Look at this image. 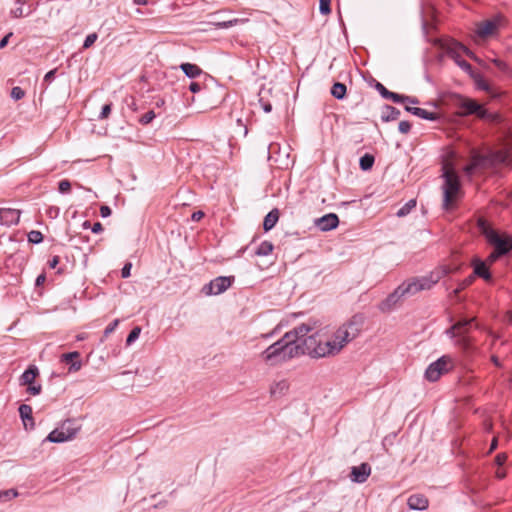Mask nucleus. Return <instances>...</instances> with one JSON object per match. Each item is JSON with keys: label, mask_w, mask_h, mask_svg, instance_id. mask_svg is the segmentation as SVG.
<instances>
[{"label": "nucleus", "mask_w": 512, "mask_h": 512, "mask_svg": "<svg viewBox=\"0 0 512 512\" xmlns=\"http://www.w3.org/2000/svg\"><path fill=\"white\" fill-rule=\"evenodd\" d=\"M189 90L192 93H197L201 90V85L198 82H191L189 85Z\"/></svg>", "instance_id": "774afa93"}, {"label": "nucleus", "mask_w": 512, "mask_h": 512, "mask_svg": "<svg viewBox=\"0 0 512 512\" xmlns=\"http://www.w3.org/2000/svg\"><path fill=\"white\" fill-rule=\"evenodd\" d=\"M247 21H248L247 19L234 18V19H229V20L217 19L215 21H211L210 23L213 24L216 29H225V28L232 27L233 25L237 24L238 22L243 23V22H247Z\"/></svg>", "instance_id": "c85d7f7f"}, {"label": "nucleus", "mask_w": 512, "mask_h": 512, "mask_svg": "<svg viewBox=\"0 0 512 512\" xmlns=\"http://www.w3.org/2000/svg\"><path fill=\"white\" fill-rule=\"evenodd\" d=\"M471 78L474 80V83L479 90H483L486 92H489L491 90L490 85L486 82L481 73L475 72L471 76Z\"/></svg>", "instance_id": "7c9ffc66"}, {"label": "nucleus", "mask_w": 512, "mask_h": 512, "mask_svg": "<svg viewBox=\"0 0 512 512\" xmlns=\"http://www.w3.org/2000/svg\"><path fill=\"white\" fill-rule=\"evenodd\" d=\"M58 190L61 194H65L70 192L71 190V182L67 179H63L58 184Z\"/></svg>", "instance_id": "49530a36"}, {"label": "nucleus", "mask_w": 512, "mask_h": 512, "mask_svg": "<svg viewBox=\"0 0 512 512\" xmlns=\"http://www.w3.org/2000/svg\"><path fill=\"white\" fill-rule=\"evenodd\" d=\"M403 94H398L392 91H389L387 96L384 99H389L394 103H402L403 102Z\"/></svg>", "instance_id": "8fccbe9b"}, {"label": "nucleus", "mask_w": 512, "mask_h": 512, "mask_svg": "<svg viewBox=\"0 0 512 512\" xmlns=\"http://www.w3.org/2000/svg\"><path fill=\"white\" fill-rule=\"evenodd\" d=\"M480 226L484 228L483 232L487 241L497 250L498 255H506L512 250V234L500 235L497 231L485 227L484 220L480 221Z\"/></svg>", "instance_id": "0eeeda50"}, {"label": "nucleus", "mask_w": 512, "mask_h": 512, "mask_svg": "<svg viewBox=\"0 0 512 512\" xmlns=\"http://www.w3.org/2000/svg\"><path fill=\"white\" fill-rule=\"evenodd\" d=\"M17 7L11 10L12 15L15 18L26 16L30 13V8H24L23 4L20 2V0H17Z\"/></svg>", "instance_id": "e433bc0d"}, {"label": "nucleus", "mask_w": 512, "mask_h": 512, "mask_svg": "<svg viewBox=\"0 0 512 512\" xmlns=\"http://www.w3.org/2000/svg\"><path fill=\"white\" fill-rule=\"evenodd\" d=\"M20 418L26 429H33L35 426L32 407L28 404H21L18 408Z\"/></svg>", "instance_id": "6ab92c4d"}, {"label": "nucleus", "mask_w": 512, "mask_h": 512, "mask_svg": "<svg viewBox=\"0 0 512 512\" xmlns=\"http://www.w3.org/2000/svg\"><path fill=\"white\" fill-rule=\"evenodd\" d=\"M458 106L462 110L461 114L464 116L475 115L479 119L483 120H490L492 118L491 114L486 110L484 105L478 103L474 99L460 97Z\"/></svg>", "instance_id": "6e6552de"}, {"label": "nucleus", "mask_w": 512, "mask_h": 512, "mask_svg": "<svg viewBox=\"0 0 512 512\" xmlns=\"http://www.w3.org/2000/svg\"><path fill=\"white\" fill-rule=\"evenodd\" d=\"M374 81H375V85H374L375 89L379 92V94L383 98H385L387 96L389 90L382 83H380L376 80H374Z\"/></svg>", "instance_id": "6e6d98bb"}, {"label": "nucleus", "mask_w": 512, "mask_h": 512, "mask_svg": "<svg viewBox=\"0 0 512 512\" xmlns=\"http://www.w3.org/2000/svg\"><path fill=\"white\" fill-rule=\"evenodd\" d=\"M331 0H319V10L323 15H327L331 12Z\"/></svg>", "instance_id": "a18cd8bd"}, {"label": "nucleus", "mask_w": 512, "mask_h": 512, "mask_svg": "<svg viewBox=\"0 0 512 512\" xmlns=\"http://www.w3.org/2000/svg\"><path fill=\"white\" fill-rule=\"evenodd\" d=\"M203 217H204V212H202L201 210H198V211L193 212L191 219H192V221L198 222Z\"/></svg>", "instance_id": "0e129e2a"}, {"label": "nucleus", "mask_w": 512, "mask_h": 512, "mask_svg": "<svg viewBox=\"0 0 512 512\" xmlns=\"http://www.w3.org/2000/svg\"><path fill=\"white\" fill-rule=\"evenodd\" d=\"M342 350V345H339L335 336L332 340L325 342L316 339L315 348H313L314 358H322L337 355Z\"/></svg>", "instance_id": "9b49d317"}, {"label": "nucleus", "mask_w": 512, "mask_h": 512, "mask_svg": "<svg viewBox=\"0 0 512 512\" xmlns=\"http://www.w3.org/2000/svg\"><path fill=\"white\" fill-rule=\"evenodd\" d=\"M273 244L270 241H263L255 251L258 256H267L273 251Z\"/></svg>", "instance_id": "2f4dec72"}, {"label": "nucleus", "mask_w": 512, "mask_h": 512, "mask_svg": "<svg viewBox=\"0 0 512 512\" xmlns=\"http://www.w3.org/2000/svg\"><path fill=\"white\" fill-rule=\"evenodd\" d=\"M234 276H219L203 286L202 292L206 295H219L225 292L234 282Z\"/></svg>", "instance_id": "9d476101"}, {"label": "nucleus", "mask_w": 512, "mask_h": 512, "mask_svg": "<svg viewBox=\"0 0 512 512\" xmlns=\"http://www.w3.org/2000/svg\"><path fill=\"white\" fill-rule=\"evenodd\" d=\"M28 241L33 244H39L43 241V234L38 230H32L28 233Z\"/></svg>", "instance_id": "58836bf2"}, {"label": "nucleus", "mask_w": 512, "mask_h": 512, "mask_svg": "<svg viewBox=\"0 0 512 512\" xmlns=\"http://www.w3.org/2000/svg\"><path fill=\"white\" fill-rule=\"evenodd\" d=\"M20 211L13 208H0V224L5 226L15 225L19 222Z\"/></svg>", "instance_id": "dca6fc26"}, {"label": "nucleus", "mask_w": 512, "mask_h": 512, "mask_svg": "<svg viewBox=\"0 0 512 512\" xmlns=\"http://www.w3.org/2000/svg\"><path fill=\"white\" fill-rule=\"evenodd\" d=\"M430 35L431 34H425L426 40L433 46L444 51L470 77L476 72L471 64L462 59L460 56V51H462L467 56L474 58L473 52H471L465 45L453 38L429 37Z\"/></svg>", "instance_id": "7ed1b4c3"}, {"label": "nucleus", "mask_w": 512, "mask_h": 512, "mask_svg": "<svg viewBox=\"0 0 512 512\" xmlns=\"http://www.w3.org/2000/svg\"><path fill=\"white\" fill-rule=\"evenodd\" d=\"M231 44L246 47L249 45V42L245 39V34H235L231 40Z\"/></svg>", "instance_id": "ea45409f"}, {"label": "nucleus", "mask_w": 512, "mask_h": 512, "mask_svg": "<svg viewBox=\"0 0 512 512\" xmlns=\"http://www.w3.org/2000/svg\"><path fill=\"white\" fill-rule=\"evenodd\" d=\"M141 328L139 326H135L126 338V345H131L134 343L140 336Z\"/></svg>", "instance_id": "4c0bfd02"}, {"label": "nucleus", "mask_w": 512, "mask_h": 512, "mask_svg": "<svg viewBox=\"0 0 512 512\" xmlns=\"http://www.w3.org/2000/svg\"><path fill=\"white\" fill-rule=\"evenodd\" d=\"M119 324V320L118 319H115L114 321H112L104 330V333H103V338H107L111 333L114 332V330L116 329V327L118 326Z\"/></svg>", "instance_id": "3c124183"}, {"label": "nucleus", "mask_w": 512, "mask_h": 512, "mask_svg": "<svg viewBox=\"0 0 512 512\" xmlns=\"http://www.w3.org/2000/svg\"><path fill=\"white\" fill-rule=\"evenodd\" d=\"M59 212H60V209H59V207H57V206H50V207L46 210V214H47L50 218H56V217L59 215Z\"/></svg>", "instance_id": "4d7b16f0"}, {"label": "nucleus", "mask_w": 512, "mask_h": 512, "mask_svg": "<svg viewBox=\"0 0 512 512\" xmlns=\"http://www.w3.org/2000/svg\"><path fill=\"white\" fill-rule=\"evenodd\" d=\"M38 375H39L38 367L35 365H29L28 368L20 376L19 385L26 386L28 384H33V382H35V379Z\"/></svg>", "instance_id": "5701e85b"}, {"label": "nucleus", "mask_w": 512, "mask_h": 512, "mask_svg": "<svg viewBox=\"0 0 512 512\" xmlns=\"http://www.w3.org/2000/svg\"><path fill=\"white\" fill-rule=\"evenodd\" d=\"M132 264L130 262L126 263L121 269V276L123 278H128L131 274Z\"/></svg>", "instance_id": "13d9d810"}, {"label": "nucleus", "mask_w": 512, "mask_h": 512, "mask_svg": "<svg viewBox=\"0 0 512 512\" xmlns=\"http://www.w3.org/2000/svg\"><path fill=\"white\" fill-rule=\"evenodd\" d=\"M74 438V433H66L65 431L60 428L54 429L51 431L48 436L46 437V440L52 443H63L66 441H69Z\"/></svg>", "instance_id": "4be33fe9"}, {"label": "nucleus", "mask_w": 512, "mask_h": 512, "mask_svg": "<svg viewBox=\"0 0 512 512\" xmlns=\"http://www.w3.org/2000/svg\"><path fill=\"white\" fill-rule=\"evenodd\" d=\"M415 207H416V200L410 199L400 209H398V211L396 212V215L398 217H404V216L408 215L412 211V209H414Z\"/></svg>", "instance_id": "72a5a7b5"}, {"label": "nucleus", "mask_w": 512, "mask_h": 512, "mask_svg": "<svg viewBox=\"0 0 512 512\" xmlns=\"http://www.w3.org/2000/svg\"><path fill=\"white\" fill-rule=\"evenodd\" d=\"M458 335L460 336L459 344L462 345L464 348H468L470 346L469 338L462 333H458Z\"/></svg>", "instance_id": "bf43d9fd"}, {"label": "nucleus", "mask_w": 512, "mask_h": 512, "mask_svg": "<svg viewBox=\"0 0 512 512\" xmlns=\"http://www.w3.org/2000/svg\"><path fill=\"white\" fill-rule=\"evenodd\" d=\"M59 262H60V258H59V256H54V257H52V259H50V260L48 261V265H49V267H50L51 269H54V268H56V267H57V265L59 264Z\"/></svg>", "instance_id": "338daca9"}, {"label": "nucleus", "mask_w": 512, "mask_h": 512, "mask_svg": "<svg viewBox=\"0 0 512 512\" xmlns=\"http://www.w3.org/2000/svg\"><path fill=\"white\" fill-rule=\"evenodd\" d=\"M314 329V324L303 323L285 333L292 336L289 338L288 343L291 346L294 358L305 354L314 358L313 348H315L316 344V335H309Z\"/></svg>", "instance_id": "f03ea898"}, {"label": "nucleus", "mask_w": 512, "mask_h": 512, "mask_svg": "<svg viewBox=\"0 0 512 512\" xmlns=\"http://www.w3.org/2000/svg\"><path fill=\"white\" fill-rule=\"evenodd\" d=\"M18 495L15 489L0 491V502L10 500Z\"/></svg>", "instance_id": "79ce46f5"}, {"label": "nucleus", "mask_w": 512, "mask_h": 512, "mask_svg": "<svg viewBox=\"0 0 512 512\" xmlns=\"http://www.w3.org/2000/svg\"><path fill=\"white\" fill-rule=\"evenodd\" d=\"M316 227L323 232L337 228L339 218L335 213H328L315 220Z\"/></svg>", "instance_id": "4468645a"}, {"label": "nucleus", "mask_w": 512, "mask_h": 512, "mask_svg": "<svg viewBox=\"0 0 512 512\" xmlns=\"http://www.w3.org/2000/svg\"><path fill=\"white\" fill-rule=\"evenodd\" d=\"M442 177L444 178V184H443V209L449 210L452 203L457 198V195L460 191V179L458 175L453 172L449 171L446 168H443V174Z\"/></svg>", "instance_id": "423d86ee"}, {"label": "nucleus", "mask_w": 512, "mask_h": 512, "mask_svg": "<svg viewBox=\"0 0 512 512\" xmlns=\"http://www.w3.org/2000/svg\"><path fill=\"white\" fill-rule=\"evenodd\" d=\"M338 341L339 345H342V349L355 338L352 333H349L346 328L340 326L333 334Z\"/></svg>", "instance_id": "393cba45"}, {"label": "nucleus", "mask_w": 512, "mask_h": 512, "mask_svg": "<svg viewBox=\"0 0 512 512\" xmlns=\"http://www.w3.org/2000/svg\"><path fill=\"white\" fill-rule=\"evenodd\" d=\"M452 368V358L448 355H444L427 367L425 371V378L430 382H435L443 373L448 372Z\"/></svg>", "instance_id": "1a4fd4ad"}, {"label": "nucleus", "mask_w": 512, "mask_h": 512, "mask_svg": "<svg viewBox=\"0 0 512 512\" xmlns=\"http://www.w3.org/2000/svg\"><path fill=\"white\" fill-rule=\"evenodd\" d=\"M507 28V20L501 15L497 14L493 17L480 22L473 32H495L500 29Z\"/></svg>", "instance_id": "f8f14e48"}, {"label": "nucleus", "mask_w": 512, "mask_h": 512, "mask_svg": "<svg viewBox=\"0 0 512 512\" xmlns=\"http://www.w3.org/2000/svg\"><path fill=\"white\" fill-rule=\"evenodd\" d=\"M400 114L401 112L399 109H397L394 106L386 104L382 107L381 120L383 122L394 121L399 118Z\"/></svg>", "instance_id": "b1692460"}, {"label": "nucleus", "mask_w": 512, "mask_h": 512, "mask_svg": "<svg viewBox=\"0 0 512 512\" xmlns=\"http://www.w3.org/2000/svg\"><path fill=\"white\" fill-rule=\"evenodd\" d=\"M402 103H408V104L415 105V104L419 103V100L416 97L404 95Z\"/></svg>", "instance_id": "680f3d73"}, {"label": "nucleus", "mask_w": 512, "mask_h": 512, "mask_svg": "<svg viewBox=\"0 0 512 512\" xmlns=\"http://www.w3.org/2000/svg\"><path fill=\"white\" fill-rule=\"evenodd\" d=\"M112 110V102H108L102 106L101 112L98 116L99 120L107 119Z\"/></svg>", "instance_id": "c03bdc74"}, {"label": "nucleus", "mask_w": 512, "mask_h": 512, "mask_svg": "<svg viewBox=\"0 0 512 512\" xmlns=\"http://www.w3.org/2000/svg\"><path fill=\"white\" fill-rule=\"evenodd\" d=\"M56 73L57 68L48 71L44 76L43 85H49L55 79Z\"/></svg>", "instance_id": "864d4df0"}, {"label": "nucleus", "mask_w": 512, "mask_h": 512, "mask_svg": "<svg viewBox=\"0 0 512 512\" xmlns=\"http://www.w3.org/2000/svg\"><path fill=\"white\" fill-rule=\"evenodd\" d=\"M473 321L474 319H462L455 323V326H457L459 333L465 334L468 327L471 325Z\"/></svg>", "instance_id": "a19ab883"}, {"label": "nucleus", "mask_w": 512, "mask_h": 512, "mask_svg": "<svg viewBox=\"0 0 512 512\" xmlns=\"http://www.w3.org/2000/svg\"><path fill=\"white\" fill-rule=\"evenodd\" d=\"M291 337L290 334H284L282 338L271 344L261 353L262 359L269 365H277L294 358L291 346L288 343Z\"/></svg>", "instance_id": "39448f33"}, {"label": "nucleus", "mask_w": 512, "mask_h": 512, "mask_svg": "<svg viewBox=\"0 0 512 512\" xmlns=\"http://www.w3.org/2000/svg\"><path fill=\"white\" fill-rule=\"evenodd\" d=\"M331 95L338 99V100H342L345 98L346 96V93H347V87L344 83H341V82H335L332 87H331Z\"/></svg>", "instance_id": "cd10ccee"}, {"label": "nucleus", "mask_w": 512, "mask_h": 512, "mask_svg": "<svg viewBox=\"0 0 512 512\" xmlns=\"http://www.w3.org/2000/svg\"><path fill=\"white\" fill-rule=\"evenodd\" d=\"M98 34H88L83 43V49L90 48L97 40Z\"/></svg>", "instance_id": "603ef678"}, {"label": "nucleus", "mask_w": 512, "mask_h": 512, "mask_svg": "<svg viewBox=\"0 0 512 512\" xmlns=\"http://www.w3.org/2000/svg\"><path fill=\"white\" fill-rule=\"evenodd\" d=\"M24 96H25V92H24V90L21 87L15 86V87L12 88V90H11V97L14 100H20Z\"/></svg>", "instance_id": "de8ad7c7"}, {"label": "nucleus", "mask_w": 512, "mask_h": 512, "mask_svg": "<svg viewBox=\"0 0 512 512\" xmlns=\"http://www.w3.org/2000/svg\"><path fill=\"white\" fill-rule=\"evenodd\" d=\"M375 162V158L372 154L366 153L360 157L359 166L361 170L368 171L370 170Z\"/></svg>", "instance_id": "c756f323"}, {"label": "nucleus", "mask_w": 512, "mask_h": 512, "mask_svg": "<svg viewBox=\"0 0 512 512\" xmlns=\"http://www.w3.org/2000/svg\"><path fill=\"white\" fill-rule=\"evenodd\" d=\"M260 104L264 112L269 113L272 111V105L268 101H263V99H260Z\"/></svg>", "instance_id": "e2e57ef3"}, {"label": "nucleus", "mask_w": 512, "mask_h": 512, "mask_svg": "<svg viewBox=\"0 0 512 512\" xmlns=\"http://www.w3.org/2000/svg\"><path fill=\"white\" fill-rule=\"evenodd\" d=\"M398 130L402 134H408L411 130V123L406 120L401 121L398 125Z\"/></svg>", "instance_id": "5fc2aeb1"}, {"label": "nucleus", "mask_w": 512, "mask_h": 512, "mask_svg": "<svg viewBox=\"0 0 512 512\" xmlns=\"http://www.w3.org/2000/svg\"><path fill=\"white\" fill-rule=\"evenodd\" d=\"M370 474L371 466L368 463H362L351 468L350 478L355 483H364Z\"/></svg>", "instance_id": "2eb2a0df"}, {"label": "nucleus", "mask_w": 512, "mask_h": 512, "mask_svg": "<svg viewBox=\"0 0 512 512\" xmlns=\"http://www.w3.org/2000/svg\"><path fill=\"white\" fill-rule=\"evenodd\" d=\"M510 164V155L507 151L489 150L486 153H481L473 149L470 154V162L465 166L464 171L467 175H472L477 169L494 168L499 165L509 166Z\"/></svg>", "instance_id": "20e7f679"}, {"label": "nucleus", "mask_w": 512, "mask_h": 512, "mask_svg": "<svg viewBox=\"0 0 512 512\" xmlns=\"http://www.w3.org/2000/svg\"><path fill=\"white\" fill-rule=\"evenodd\" d=\"M279 220V210L277 208L272 209L265 216L263 221V229L264 231H270Z\"/></svg>", "instance_id": "a878e982"}, {"label": "nucleus", "mask_w": 512, "mask_h": 512, "mask_svg": "<svg viewBox=\"0 0 512 512\" xmlns=\"http://www.w3.org/2000/svg\"><path fill=\"white\" fill-rule=\"evenodd\" d=\"M26 386L27 392L34 396L39 395L42 391V386L40 384H35V382H33V384H28Z\"/></svg>", "instance_id": "09e8293b"}, {"label": "nucleus", "mask_w": 512, "mask_h": 512, "mask_svg": "<svg viewBox=\"0 0 512 512\" xmlns=\"http://www.w3.org/2000/svg\"><path fill=\"white\" fill-rule=\"evenodd\" d=\"M473 282H474V275H470L467 278H465L464 280L460 281L458 283L457 288L452 291V293H451L452 296L457 297L462 290L466 289Z\"/></svg>", "instance_id": "473e14b6"}, {"label": "nucleus", "mask_w": 512, "mask_h": 512, "mask_svg": "<svg viewBox=\"0 0 512 512\" xmlns=\"http://www.w3.org/2000/svg\"><path fill=\"white\" fill-rule=\"evenodd\" d=\"M472 266H473V274L472 275H474V278L480 277V278L484 279L485 281L492 280L491 272L485 262H483L480 259H475L472 262Z\"/></svg>", "instance_id": "a211bd4d"}, {"label": "nucleus", "mask_w": 512, "mask_h": 512, "mask_svg": "<svg viewBox=\"0 0 512 512\" xmlns=\"http://www.w3.org/2000/svg\"><path fill=\"white\" fill-rule=\"evenodd\" d=\"M288 389V384L286 381H280L275 383L271 389L270 393L272 396L282 395Z\"/></svg>", "instance_id": "c9c22d12"}, {"label": "nucleus", "mask_w": 512, "mask_h": 512, "mask_svg": "<svg viewBox=\"0 0 512 512\" xmlns=\"http://www.w3.org/2000/svg\"><path fill=\"white\" fill-rule=\"evenodd\" d=\"M91 230L93 233L98 234L103 231V225L100 222H95L92 225Z\"/></svg>", "instance_id": "69168bd1"}, {"label": "nucleus", "mask_w": 512, "mask_h": 512, "mask_svg": "<svg viewBox=\"0 0 512 512\" xmlns=\"http://www.w3.org/2000/svg\"><path fill=\"white\" fill-rule=\"evenodd\" d=\"M450 273V268L443 266L435 269L429 275L413 278L409 282L399 285L383 301L378 304V309L383 313H388L395 309L404 298L415 295L422 290L431 289L444 276Z\"/></svg>", "instance_id": "f257e3e1"}, {"label": "nucleus", "mask_w": 512, "mask_h": 512, "mask_svg": "<svg viewBox=\"0 0 512 512\" xmlns=\"http://www.w3.org/2000/svg\"><path fill=\"white\" fill-rule=\"evenodd\" d=\"M61 429L65 431V434L73 432L75 437L80 430V426L76 425L74 420L68 419L63 422Z\"/></svg>", "instance_id": "f704fd0d"}, {"label": "nucleus", "mask_w": 512, "mask_h": 512, "mask_svg": "<svg viewBox=\"0 0 512 512\" xmlns=\"http://www.w3.org/2000/svg\"><path fill=\"white\" fill-rule=\"evenodd\" d=\"M112 213V210L109 206L107 205H102L100 207V215L103 217V218H107L111 215Z\"/></svg>", "instance_id": "052dcab7"}, {"label": "nucleus", "mask_w": 512, "mask_h": 512, "mask_svg": "<svg viewBox=\"0 0 512 512\" xmlns=\"http://www.w3.org/2000/svg\"><path fill=\"white\" fill-rule=\"evenodd\" d=\"M180 69L190 79H194L203 73L202 69L199 66L188 62L182 63L180 65Z\"/></svg>", "instance_id": "bb28decb"}, {"label": "nucleus", "mask_w": 512, "mask_h": 512, "mask_svg": "<svg viewBox=\"0 0 512 512\" xmlns=\"http://www.w3.org/2000/svg\"><path fill=\"white\" fill-rule=\"evenodd\" d=\"M428 504V499L423 494H413L407 500V505L412 510H425L428 508Z\"/></svg>", "instance_id": "aec40b11"}, {"label": "nucleus", "mask_w": 512, "mask_h": 512, "mask_svg": "<svg viewBox=\"0 0 512 512\" xmlns=\"http://www.w3.org/2000/svg\"><path fill=\"white\" fill-rule=\"evenodd\" d=\"M405 111L408 113H411L414 116H417L421 119L428 120V121H436L439 119V116L435 112L427 111L423 108L419 107H412L410 105L405 106Z\"/></svg>", "instance_id": "412c9836"}, {"label": "nucleus", "mask_w": 512, "mask_h": 512, "mask_svg": "<svg viewBox=\"0 0 512 512\" xmlns=\"http://www.w3.org/2000/svg\"><path fill=\"white\" fill-rule=\"evenodd\" d=\"M81 354L78 351H72L61 355V362L69 364V372H77L82 367L80 360Z\"/></svg>", "instance_id": "f3484780"}, {"label": "nucleus", "mask_w": 512, "mask_h": 512, "mask_svg": "<svg viewBox=\"0 0 512 512\" xmlns=\"http://www.w3.org/2000/svg\"><path fill=\"white\" fill-rule=\"evenodd\" d=\"M365 322V316L362 313H356L351 318H349L346 322H344L341 326L346 328L349 333H352L354 338H357L363 328Z\"/></svg>", "instance_id": "ddd939ff"}, {"label": "nucleus", "mask_w": 512, "mask_h": 512, "mask_svg": "<svg viewBox=\"0 0 512 512\" xmlns=\"http://www.w3.org/2000/svg\"><path fill=\"white\" fill-rule=\"evenodd\" d=\"M156 117V114L153 110H150L148 112H146L145 114H143L140 119H139V123L142 124V125H148L149 123L152 122V120Z\"/></svg>", "instance_id": "37998d69"}]
</instances>
